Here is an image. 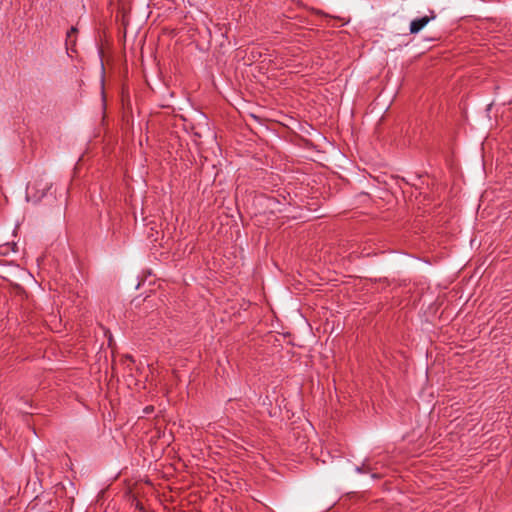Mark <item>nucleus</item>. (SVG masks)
<instances>
[{
    "label": "nucleus",
    "instance_id": "f257e3e1",
    "mask_svg": "<svg viewBox=\"0 0 512 512\" xmlns=\"http://www.w3.org/2000/svg\"><path fill=\"white\" fill-rule=\"evenodd\" d=\"M433 18H434V16H432V17L423 16L421 18L412 20L410 23V33L416 34V33L420 32Z\"/></svg>",
    "mask_w": 512,
    "mask_h": 512
},
{
    "label": "nucleus",
    "instance_id": "f03ea898",
    "mask_svg": "<svg viewBox=\"0 0 512 512\" xmlns=\"http://www.w3.org/2000/svg\"><path fill=\"white\" fill-rule=\"evenodd\" d=\"M77 29L75 27H71V29L67 32V37L71 38V36L76 33Z\"/></svg>",
    "mask_w": 512,
    "mask_h": 512
}]
</instances>
